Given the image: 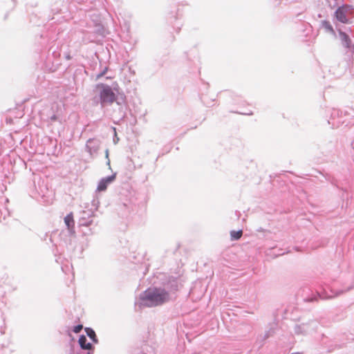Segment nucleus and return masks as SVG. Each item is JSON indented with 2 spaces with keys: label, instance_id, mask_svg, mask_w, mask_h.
<instances>
[{
  "label": "nucleus",
  "instance_id": "1",
  "mask_svg": "<svg viewBox=\"0 0 354 354\" xmlns=\"http://www.w3.org/2000/svg\"><path fill=\"white\" fill-rule=\"evenodd\" d=\"M170 295L163 288H149L140 296L141 305L153 307L162 305L170 300Z\"/></svg>",
  "mask_w": 354,
  "mask_h": 354
},
{
  "label": "nucleus",
  "instance_id": "2",
  "mask_svg": "<svg viewBox=\"0 0 354 354\" xmlns=\"http://www.w3.org/2000/svg\"><path fill=\"white\" fill-rule=\"evenodd\" d=\"M96 88L99 91L102 105L112 104L116 100V95L113 89L109 85L99 84L96 85Z\"/></svg>",
  "mask_w": 354,
  "mask_h": 354
},
{
  "label": "nucleus",
  "instance_id": "3",
  "mask_svg": "<svg viewBox=\"0 0 354 354\" xmlns=\"http://www.w3.org/2000/svg\"><path fill=\"white\" fill-rule=\"evenodd\" d=\"M115 178V174L107 176L106 178H102L97 185V190L98 192L105 191L107 188V186L111 183Z\"/></svg>",
  "mask_w": 354,
  "mask_h": 354
},
{
  "label": "nucleus",
  "instance_id": "4",
  "mask_svg": "<svg viewBox=\"0 0 354 354\" xmlns=\"http://www.w3.org/2000/svg\"><path fill=\"white\" fill-rule=\"evenodd\" d=\"M100 143L99 140L95 139H91L88 140L86 144V147L88 149V152L92 155L93 153H98L100 149Z\"/></svg>",
  "mask_w": 354,
  "mask_h": 354
},
{
  "label": "nucleus",
  "instance_id": "5",
  "mask_svg": "<svg viewBox=\"0 0 354 354\" xmlns=\"http://www.w3.org/2000/svg\"><path fill=\"white\" fill-rule=\"evenodd\" d=\"M347 11L346 7H340L339 8L336 12H335V17L337 19L338 21L342 23H346L347 22V18L346 16V12Z\"/></svg>",
  "mask_w": 354,
  "mask_h": 354
},
{
  "label": "nucleus",
  "instance_id": "6",
  "mask_svg": "<svg viewBox=\"0 0 354 354\" xmlns=\"http://www.w3.org/2000/svg\"><path fill=\"white\" fill-rule=\"evenodd\" d=\"M64 223L67 226L68 234H74V220L72 214L66 215V216L64 218Z\"/></svg>",
  "mask_w": 354,
  "mask_h": 354
},
{
  "label": "nucleus",
  "instance_id": "7",
  "mask_svg": "<svg viewBox=\"0 0 354 354\" xmlns=\"http://www.w3.org/2000/svg\"><path fill=\"white\" fill-rule=\"evenodd\" d=\"M79 344L80 349L83 350H94V346L91 343H87L86 337L84 335H81L79 338Z\"/></svg>",
  "mask_w": 354,
  "mask_h": 354
},
{
  "label": "nucleus",
  "instance_id": "8",
  "mask_svg": "<svg viewBox=\"0 0 354 354\" xmlns=\"http://www.w3.org/2000/svg\"><path fill=\"white\" fill-rule=\"evenodd\" d=\"M309 330V326L308 324H297L294 328V331L296 334L300 335V334H306L308 333Z\"/></svg>",
  "mask_w": 354,
  "mask_h": 354
},
{
  "label": "nucleus",
  "instance_id": "9",
  "mask_svg": "<svg viewBox=\"0 0 354 354\" xmlns=\"http://www.w3.org/2000/svg\"><path fill=\"white\" fill-rule=\"evenodd\" d=\"M85 331H86V335H88V337H90L94 343H97L98 342V340L97 339L95 333V331L92 328H85Z\"/></svg>",
  "mask_w": 354,
  "mask_h": 354
},
{
  "label": "nucleus",
  "instance_id": "10",
  "mask_svg": "<svg viewBox=\"0 0 354 354\" xmlns=\"http://www.w3.org/2000/svg\"><path fill=\"white\" fill-rule=\"evenodd\" d=\"M242 234H243L242 230H239V231L232 230L230 232L231 240H232V241L239 240L242 236Z\"/></svg>",
  "mask_w": 354,
  "mask_h": 354
},
{
  "label": "nucleus",
  "instance_id": "11",
  "mask_svg": "<svg viewBox=\"0 0 354 354\" xmlns=\"http://www.w3.org/2000/svg\"><path fill=\"white\" fill-rule=\"evenodd\" d=\"M323 26L332 33H335L334 29L328 21H323Z\"/></svg>",
  "mask_w": 354,
  "mask_h": 354
},
{
  "label": "nucleus",
  "instance_id": "12",
  "mask_svg": "<svg viewBox=\"0 0 354 354\" xmlns=\"http://www.w3.org/2000/svg\"><path fill=\"white\" fill-rule=\"evenodd\" d=\"M80 225H84V226H88L90 225L91 223H92V221L90 220V221H86L84 218H81L80 219Z\"/></svg>",
  "mask_w": 354,
  "mask_h": 354
},
{
  "label": "nucleus",
  "instance_id": "13",
  "mask_svg": "<svg viewBox=\"0 0 354 354\" xmlns=\"http://www.w3.org/2000/svg\"><path fill=\"white\" fill-rule=\"evenodd\" d=\"M83 328V326L81 325V324H79V325H77L75 326L74 328H73V331L75 333H80L82 329Z\"/></svg>",
  "mask_w": 354,
  "mask_h": 354
},
{
  "label": "nucleus",
  "instance_id": "14",
  "mask_svg": "<svg viewBox=\"0 0 354 354\" xmlns=\"http://www.w3.org/2000/svg\"><path fill=\"white\" fill-rule=\"evenodd\" d=\"M340 35L344 40H345L346 41H348V37L346 35V34L340 32Z\"/></svg>",
  "mask_w": 354,
  "mask_h": 354
},
{
  "label": "nucleus",
  "instance_id": "15",
  "mask_svg": "<svg viewBox=\"0 0 354 354\" xmlns=\"http://www.w3.org/2000/svg\"><path fill=\"white\" fill-rule=\"evenodd\" d=\"M106 158H107V162H106V163H107V165H110V160L109 159V156H106Z\"/></svg>",
  "mask_w": 354,
  "mask_h": 354
},
{
  "label": "nucleus",
  "instance_id": "16",
  "mask_svg": "<svg viewBox=\"0 0 354 354\" xmlns=\"http://www.w3.org/2000/svg\"><path fill=\"white\" fill-rule=\"evenodd\" d=\"M9 214H10V213L8 212H7L6 213L4 214L3 218H5L6 217V216H8Z\"/></svg>",
  "mask_w": 354,
  "mask_h": 354
},
{
  "label": "nucleus",
  "instance_id": "17",
  "mask_svg": "<svg viewBox=\"0 0 354 354\" xmlns=\"http://www.w3.org/2000/svg\"><path fill=\"white\" fill-rule=\"evenodd\" d=\"M103 75V73L100 74V75H97V77H102Z\"/></svg>",
  "mask_w": 354,
  "mask_h": 354
},
{
  "label": "nucleus",
  "instance_id": "18",
  "mask_svg": "<svg viewBox=\"0 0 354 354\" xmlns=\"http://www.w3.org/2000/svg\"><path fill=\"white\" fill-rule=\"evenodd\" d=\"M340 293H342V291H340V292L337 293V294H336V295H339V294H340Z\"/></svg>",
  "mask_w": 354,
  "mask_h": 354
}]
</instances>
